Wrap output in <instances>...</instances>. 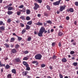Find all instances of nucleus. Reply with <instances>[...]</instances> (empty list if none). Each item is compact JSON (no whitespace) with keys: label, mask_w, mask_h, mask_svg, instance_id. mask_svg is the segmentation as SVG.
Wrapping results in <instances>:
<instances>
[{"label":"nucleus","mask_w":78,"mask_h":78,"mask_svg":"<svg viewBox=\"0 0 78 78\" xmlns=\"http://www.w3.org/2000/svg\"><path fill=\"white\" fill-rule=\"evenodd\" d=\"M7 14L8 15H11V14H13V12L12 11H8L7 12Z\"/></svg>","instance_id":"12"},{"label":"nucleus","mask_w":78,"mask_h":78,"mask_svg":"<svg viewBox=\"0 0 78 78\" xmlns=\"http://www.w3.org/2000/svg\"><path fill=\"white\" fill-rule=\"evenodd\" d=\"M27 25H30L32 24V21H30L27 23Z\"/></svg>","instance_id":"19"},{"label":"nucleus","mask_w":78,"mask_h":78,"mask_svg":"<svg viewBox=\"0 0 78 78\" xmlns=\"http://www.w3.org/2000/svg\"><path fill=\"white\" fill-rule=\"evenodd\" d=\"M10 67V66H9L8 65H6L5 66V68L6 69H9Z\"/></svg>","instance_id":"26"},{"label":"nucleus","mask_w":78,"mask_h":78,"mask_svg":"<svg viewBox=\"0 0 78 78\" xmlns=\"http://www.w3.org/2000/svg\"><path fill=\"white\" fill-rule=\"evenodd\" d=\"M18 39L19 41H21L22 40V38L20 37H18Z\"/></svg>","instance_id":"45"},{"label":"nucleus","mask_w":78,"mask_h":78,"mask_svg":"<svg viewBox=\"0 0 78 78\" xmlns=\"http://www.w3.org/2000/svg\"><path fill=\"white\" fill-rule=\"evenodd\" d=\"M23 63L24 66H26V67H28V64L27 62H23Z\"/></svg>","instance_id":"11"},{"label":"nucleus","mask_w":78,"mask_h":78,"mask_svg":"<svg viewBox=\"0 0 78 78\" xmlns=\"http://www.w3.org/2000/svg\"><path fill=\"white\" fill-rule=\"evenodd\" d=\"M75 5L76 6H78V2H75Z\"/></svg>","instance_id":"50"},{"label":"nucleus","mask_w":78,"mask_h":78,"mask_svg":"<svg viewBox=\"0 0 78 78\" xmlns=\"http://www.w3.org/2000/svg\"><path fill=\"white\" fill-rule=\"evenodd\" d=\"M47 23L49 24H52V22L51 20H48L47 21Z\"/></svg>","instance_id":"30"},{"label":"nucleus","mask_w":78,"mask_h":78,"mask_svg":"<svg viewBox=\"0 0 78 78\" xmlns=\"http://www.w3.org/2000/svg\"><path fill=\"white\" fill-rule=\"evenodd\" d=\"M4 45L7 48H9V44H7V43H5L4 44Z\"/></svg>","instance_id":"23"},{"label":"nucleus","mask_w":78,"mask_h":78,"mask_svg":"<svg viewBox=\"0 0 78 78\" xmlns=\"http://www.w3.org/2000/svg\"><path fill=\"white\" fill-rule=\"evenodd\" d=\"M20 19H21L22 20H24L25 19V16H22L20 17Z\"/></svg>","instance_id":"28"},{"label":"nucleus","mask_w":78,"mask_h":78,"mask_svg":"<svg viewBox=\"0 0 78 78\" xmlns=\"http://www.w3.org/2000/svg\"><path fill=\"white\" fill-rule=\"evenodd\" d=\"M41 15L40 14H37V16L38 17H40L41 16Z\"/></svg>","instance_id":"60"},{"label":"nucleus","mask_w":78,"mask_h":78,"mask_svg":"<svg viewBox=\"0 0 78 78\" xmlns=\"http://www.w3.org/2000/svg\"><path fill=\"white\" fill-rule=\"evenodd\" d=\"M55 44H56V43H55V42L52 43V46L53 47V46H55Z\"/></svg>","instance_id":"49"},{"label":"nucleus","mask_w":78,"mask_h":78,"mask_svg":"<svg viewBox=\"0 0 78 78\" xmlns=\"http://www.w3.org/2000/svg\"><path fill=\"white\" fill-rule=\"evenodd\" d=\"M26 30H29V29H30V26H29L28 25H26Z\"/></svg>","instance_id":"17"},{"label":"nucleus","mask_w":78,"mask_h":78,"mask_svg":"<svg viewBox=\"0 0 78 78\" xmlns=\"http://www.w3.org/2000/svg\"><path fill=\"white\" fill-rule=\"evenodd\" d=\"M37 2H38L39 3H41L42 2V0H37Z\"/></svg>","instance_id":"41"},{"label":"nucleus","mask_w":78,"mask_h":78,"mask_svg":"<svg viewBox=\"0 0 78 78\" xmlns=\"http://www.w3.org/2000/svg\"><path fill=\"white\" fill-rule=\"evenodd\" d=\"M54 31V29H51V33H52V32H53Z\"/></svg>","instance_id":"54"},{"label":"nucleus","mask_w":78,"mask_h":78,"mask_svg":"<svg viewBox=\"0 0 78 78\" xmlns=\"http://www.w3.org/2000/svg\"><path fill=\"white\" fill-rule=\"evenodd\" d=\"M41 67H42V68H44V67H45V65L44 64H42L41 65Z\"/></svg>","instance_id":"32"},{"label":"nucleus","mask_w":78,"mask_h":78,"mask_svg":"<svg viewBox=\"0 0 78 78\" xmlns=\"http://www.w3.org/2000/svg\"><path fill=\"white\" fill-rule=\"evenodd\" d=\"M7 77L8 78H11V74H8Z\"/></svg>","instance_id":"33"},{"label":"nucleus","mask_w":78,"mask_h":78,"mask_svg":"<svg viewBox=\"0 0 78 78\" xmlns=\"http://www.w3.org/2000/svg\"><path fill=\"white\" fill-rule=\"evenodd\" d=\"M32 64H36V63H37V61H33L32 62Z\"/></svg>","instance_id":"48"},{"label":"nucleus","mask_w":78,"mask_h":78,"mask_svg":"<svg viewBox=\"0 0 78 78\" xmlns=\"http://www.w3.org/2000/svg\"><path fill=\"white\" fill-rule=\"evenodd\" d=\"M70 53L71 55H73V54L75 53V51H70Z\"/></svg>","instance_id":"37"},{"label":"nucleus","mask_w":78,"mask_h":78,"mask_svg":"<svg viewBox=\"0 0 78 78\" xmlns=\"http://www.w3.org/2000/svg\"><path fill=\"white\" fill-rule=\"evenodd\" d=\"M26 19L27 20H30V17L29 16H27Z\"/></svg>","instance_id":"36"},{"label":"nucleus","mask_w":78,"mask_h":78,"mask_svg":"<svg viewBox=\"0 0 78 78\" xmlns=\"http://www.w3.org/2000/svg\"><path fill=\"white\" fill-rule=\"evenodd\" d=\"M74 11V10H73V8H71L69 9V10H67L68 12H69V11L71 12H73Z\"/></svg>","instance_id":"10"},{"label":"nucleus","mask_w":78,"mask_h":78,"mask_svg":"<svg viewBox=\"0 0 78 78\" xmlns=\"http://www.w3.org/2000/svg\"><path fill=\"white\" fill-rule=\"evenodd\" d=\"M16 21V23H19L20 22V21H19V20H18L17 21Z\"/></svg>","instance_id":"56"},{"label":"nucleus","mask_w":78,"mask_h":78,"mask_svg":"<svg viewBox=\"0 0 78 78\" xmlns=\"http://www.w3.org/2000/svg\"><path fill=\"white\" fill-rule=\"evenodd\" d=\"M61 0H59L58 1L53 2V5H54L55 6H57L59 5L60 4V2H61Z\"/></svg>","instance_id":"3"},{"label":"nucleus","mask_w":78,"mask_h":78,"mask_svg":"<svg viewBox=\"0 0 78 78\" xmlns=\"http://www.w3.org/2000/svg\"><path fill=\"white\" fill-rule=\"evenodd\" d=\"M59 11H57V13L58 14L59 13Z\"/></svg>","instance_id":"61"},{"label":"nucleus","mask_w":78,"mask_h":78,"mask_svg":"<svg viewBox=\"0 0 78 78\" xmlns=\"http://www.w3.org/2000/svg\"><path fill=\"white\" fill-rule=\"evenodd\" d=\"M34 34H37V32L36 31H35L34 32Z\"/></svg>","instance_id":"63"},{"label":"nucleus","mask_w":78,"mask_h":78,"mask_svg":"<svg viewBox=\"0 0 78 78\" xmlns=\"http://www.w3.org/2000/svg\"><path fill=\"white\" fill-rule=\"evenodd\" d=\"M44 16H48V14L45 12L44 13Z\"/></svg>","instance_id":"51"},{"label":"nucleus","mask_w":78,"mask_h":78,"mask_svg":"<svg viewBox=\"0 0 78 78\" xmlns=\"http://www.w3.org/2000/svg\"><path fill=\"white\" fill-rule=\"evenodd\" d=\"M5 26H2L1 27H0V30H1L2 31H3L4 30H5Z\"/></svg>","instance_id":"13"},{"label":"nucleus","mask_w":78,"mask_h":78,"mask_svg":"<svg viewBox=\"0 0 78 78\" xmlns=\"http://www.w3.org/2000/svg\"><path fill=\"white\" fill-rule=\"evenodd\" d=\"M24 53L25 54H27V53H29V52L28 51H24Z\"/></svg>","instance_id":"43"},{"label":"nucleus","mask_w":78,"mask_h":78,"mask_svg":"<svg viewBox=\"0 0 78 78\" xmlns=\"http://www.w3.org/2000/svg\"><path fill=\"white\" fill-rule=\"evenodd\" d=\"M59 76L60 77V78H63V76H62V75L61 74H59Z\"/></svg>","instance_id":"38"},{"label":"nucleus","mask_w":78,"mask_h":78,"mask_svg":"<svg viewBox=\"0 0 78 78\" xmlns=\"http://www.w3.org/2000/svg\"><path fill=\"white\" fill-rule=\"evenodd\" d=\"M63 34H62V33H61V32H59L58 35H59V36H62V35Z\"/></svg>","instance_id":"46"},{"label":"nucleus","mask_w":78,"mask_h":78,"mask_svg":"<svg viewBox=\"0 0 78 78\" xmlns=\"http://www.w3.org/2000/svg\"><path fill=\"white\" fill-rule=\"evenodd\" d=\"M15 61L17 62H19L20 63L21 62V61L20 60L19 58H17L15 59Z\"/></svg>","instance_id":"6"},{"label":"nucleus","mask_w":78,"mask_h":78,"mask_svg":"<svg viewBox=\"0 0 78 78\" xmlns=\"http://www.w3.org/2000/svg\"><path fill=\"white\" fill-rule=\"evenodd\" d=\"M19 10H20L19 12H23L22 10L20 9Z\"/></svg>","instance_id":"64"},{"label":"nucleus","mask_w":78,"mask_h":78,"mask_svg":"<svg viewBox=\"0 0 78 78\" xmlns=\"http://www.w3.org/2000/svg\"><path fill=\"white\" fill-rule=\"evenodd\" d=\"M34 24L36 25H38L39 26L42 25V23H41L40 22H38V23H35Z\"/></svg>","instance_id":"7"},{"label":"nucleus","mask_w":78,"mask_h":78,"mask_svg":"<svg viewBox=\"0 0 78 78\" xmlns=\"http://www.w3.org/2000/svg\"><path fill=\"white\" fill-rule=\"evenodd\" d=\"M13 8L12 7H9L8 8V10L9 11H11L12 9H13Z\"/></svg>","instance_id":"22"},{"label":"nucleus","mask_w":78,"mask_h":78,"mask_svg":"<svg viewBox=\"0 0 78 78\" xmlns=\"http://www.w3.org/2000/svg\"><path fill=\"white\" fill-rule=\"evenodd\" d=\"M12 72L13 73H14L15 74H16V69H12Z\"/></svg>","instance_id":"16"},{"label":"nucleus","mask_w":78,"mask_h":78,"mask_svg":"<svg viewBox=\"0 0 78 78\" xmlns=\"http://www.w3.org/2000/svg\"><path fill=\"white\" fill-rule=\"evenodd\" d=\"M9 7V6H12V4H10L9 5H8Z\"/></svg>","instance_id":"59"},{"label":"nucleus","mask_w":78,"mask_h":78,"mask_svg":"<svg viewBox=\"0 0 78 78\" xmlns=\"http://www.w3.org/2000/svg\"><path fill=\"white\" fill-rule=\"evenodd\" d=\"M60 9H59V11L60 12H62L63 11L64 9H65V8H66V6H61L60 7Z\"/></svg>","instance_id":"5"},{"label":"nucleus","mask_w":78,"mask_h":78,"mask_svg":"<svg viewBox=\"0 0 78 78\" xmlns=\"http://www.w3.org/2000/svg\"><path fill=\"white\" fill-rule=\"evenodd\" d=\"M24 6L23 5H20V6H19L18 8H23V7H24Z\"/></svg>","instance_id":"40"},{"label":"nucleus","mask_w":78,"mask_h":78,"mask_svg":"<svg viewBox=\"0 0 78 78\" xmlns=\"http://www.w3.org/2000/svg\"><path fill=\"white\" fill-rule=\"evenodd\" d=\"M73 65L75 66H77V65H78V63L77 62H73Z\"/></svg>","instance_id":"21"},{"label":"nucleus","mask_w":78,"mask_h":78,"mask_svg":"<svg viewBox=\"0 0 78 78\" xmlns=\"http://www.w3.org/2000/svg\"><path fill=\"white\" fill-rule=\"evenodd\" d=\"M42 57V56L41 54H38L35 55V59L41 60Z\"/></svg>","instance_id":"2"},{"label":"nucleus","mask_w":78,"mask_h":78,"mask_svg":"<svg viewBox=\"0 0 78 78\" xmlns=\"http://www.w3.org/2000/svg\"><path fill=\"white\" fill-rule=\"evenodd\" d=\"M74 23L75 25H76V23H77L76 21H75Z\"/></svg>","instance_id":"58"},{"label":"nucleus","mask_w":78,"mask_h":78,"mask_svg":"<svg viewBox=\"0 0 78 78\" xmlns=\"http://www.w3.org/2000/svg\"><path fill=\"white\" fill-rule=\"evenodd\" d=\"M57 58L56 56L54 55L52 57V59H55Z\"/></svg>","instance_id":"39"},{"label":"nucleus","mask_w":78,"mask_h":78,"mask_svg":"<svg viewBox=\"0 0 78 78\" xmlns=\"http://www.w3.org/2000/svg\"><path fill=\"white\" fill-rule=\"evenodd\" d=\"M66 20H69V17L67 16L66 18Z\"/></svg>","instance_id":"52"},{"label":"nucleus","mask_w":78,"mask_h":78,"mask_svg":"<svg viewBox=\"0 0 78 78\" xmlns=\"http://www.w3.org/2000/svg\"><path fill=\"white\" fill-rule=\"evenodd\" d=\"M12 52L13 53H16L17 51H16V50L15 49H12Z\"/></svg>","instance_id":"14"},{"label":"nucleus","mask_w":78,"mask_h":78,"mask_svg":"<svg viewBox=\"0 0 78 78\" xmlns=\"http://www.w3.org/2000/svg\"><path fill=\"white\" fill-rule=\"evenodd\" d=\"M34 5L35 6L33 8L34 9V10H37L38 8H39V6L36 3H34Z\"/></svg>","instance_id":"4"},{"label":"nucleus","mask_w":78,"mask_h":78,"mask_svg":"<svg viewBox=\"0 0 78 78\" xmlns=\"http://www.w3.org/2000/svg\"><path fill=\"white\" fill-rule=\"evenodd\" d=\"M45 31V28L42 27L39 31V33H37L39 37H42L43 36V33Z\"/></svg>","instance_id":"1"},{"label":"nucleus","mask_w":78,"mask_h":78,"mask_svg":"<svg viewBox=\"0 0 78 78\" xmlns=\"http://www.w3.org/2000/svg\"><path fill=\"white\" fill-rule=\"evenodd\" d=\"M58 46L59 47H61V43H59L58 44Z\"/></svg>","instance_id":"53"},{"label":"nucleus","mask_w":78,"mask_h":78,"mask_svg":"<svg viewBox=\"0 0 78 78\" xmlns=\"http://www.w3.org/2000/svg\"><path fill=\"white\" fill-rule=\"evenodd\" d=\"M31 40V37H29L27 39V41H30Z\"/></svg>","instance_id":"42"},{"label":"nucleus","mask_w":78,"mask_h":78,"mask_svg":"<svg viewBox=\"0 0 78 78\" xmlns=\"http://www.w3.org/2000/svg\"><path fill=\"white\" fill-rule=\"evenodd\" d=\"M22 73L23 75H25V76H26V75L28 73V72L27 71H23L22 72Z\"/></svg>","instance_id":"8"},{"label":"nucleus","mask_w":78,"mask_h":78,"mask_svg":"<svg viewBox=\"0 0 78 78\" xmlns=\"http://www.w3.org/2000/svg\"><path fill=\"white\" fill-rule=\"evenodd\" d=\"M46 8H47V9H48V10H51V8H50V7L48 5H47L46 6Z\"/></svg>","instance_id":"25"},{"label":"nucleus","mask_w":78,"mask_h":78,"mask_svg":"<svg viewBox=\"0 0 78 78\" xmlns=\"http://www.w3.org/2000/svg\"><path fill=\"white\" fill-rule=\"evenodd\" d=\"M27 78H31V76H29V75H27Z\"/></svg>","instance_id":"57"},{"label":"nucleus","mask_w":78,"mask_h":78,"mask_svg":"<svg viewBox=\"0 0 78 78\" xmlns=\"http://www.w3.org/2000/svg\"><path fill=\"white\" fill-rule=\"evenodd\" d=\"M30 12H31V11H30V9H27L26 10V14H30Z\"/></svg>","instance_id":"15"},{"label":"nucleus","mask_w":78,"mask_h":78,"mask_svg":"<svg viewBox=\"0 0 78 78\" xmlns=\"http://www.w3.org/2000/svg\"><path fill=\"white\" fill-rule=\"evenodd\" d=\"M7 22H8V23H10V22H11V20L10 19H9L8 20Z\"/></svg>","instance_id":"44"},{"label":"nucleus","mask_w":78,"mask_h":78,"mask_svg":"<svg viewBox=\"0 0 78 78\" xmlns=\"http://www.w3.org/2000/svg\"><path fill=\"white\" fill-rule=\"evenodd\" d=\"M49 68H50V69H51V70H52V69H53V66H50Z\"/></svg>","instance_id":"55"},{"label":"nucleus","mask_w":78,"mask_h":78,"mask_svg":"<svg viewBox=\"0 0 78 78\" xmlns=\"http://www.w3.org/2000/svg\"><path fill=\"white\" fill-rule=\"evenodd\" d=\"M21 14V12H20L19 11H18L17 12V14L18 16H20Z\"/></svg>","instance_id":"35"},{"label":"nucleus","mask_w":78,"mask_h":78,"mask_svg":"<svg viewBox=\"0 0 78 78\" xmlns=\"http://www.w3.org/2000/svg\"><path fill=\"white\" fill-rule=\"evenodd\" d=\"M20 25H21V27H24V24H23V23H20Z\"/></svg>","instance_id":"47"},{"label":"nucleus","mask_w":78,"mask_h":78,"mask_svg":"<svg viewBox=\"0 0 78 78\" xmlns=\"http://www.w3.org/2000/svg\"><path fill=\"white\" fill-rule=\"evenodd\" d=\"M13 36H16V33H13Z\"/></svg>","instance_id":"62"},{"label":"nucleus","mask_w":78,"mask_h":78,"mask_svg":"<svg viewBox=\"0 0 78 78\" xmlns=\"http://www.w3.org/2000/svg\"><path fill=\"white\" fill-rule=\"evenodd\" d=\"M15 40V39L14 38L12 37L11 39L10 42H13Z\"/></svg>","instance_id":"20"},{"label":"nucleus","mask_w":78,"mask_h":78,"mask_svg":"<svg viewBox=\"0 0 78 78\" xmlns=\"http://www.w3.org/2000/svg\"><path fill=\"white\" fill-rule=\"evenodd\" d=\"M67 60L65 58H63L62 59V61L63 62H66Z\"/></svg>","instance_id":"9"},{"label":"nucleus","mask_w":78,"mask_h":78,"mask_svg":"<svg viewBox=\"0 0 78 78\" xmlns=\"http://www.w3.org/2000/svg\"><path fill=\"white\" fill-rule=\"evenodd\" d=\"M20 46L19 45V44H16L15 45V48H16V49H17V48H19L20 47Z\"/></svg>","instance_id":"27"},{"label":"nucleus","mask_w":78,"mask_h":78,"mask_svg":"<svg viewBox=\"0 0 78 78\" xmlns=\"http://www.w3.org/2000/svg\"><path fill=\"white\" fill-rule=\"evenodd\" d=\"M22 11H23V12H25V11H26V8H24L23 9Z\"/></svg>","instance_id":"34"},{"label":"nucleus","mask_w":78,"mask_h":78,"mask_svg":"<svg viewBox=\"0 0 78 78\" xmlns=\"http://www.w3.org/2000/svg\"><path fill=\"white\" fill-rule=\"evenodd\" d=\"M5 23H3V22L0 21V25H4V26H5Z\"/></svg>","instance_id":"18"},{"label":"nucleus","mask_w":78,"mask_h":78,"mask_svg":"<svg viewBox=\"0 0 78 78\" xmlns=\"http://www.w3.org/2000/svg\"><path fill=\"white\" fill-rule=\"evenodd\" d=\"M26 32V30L24 29L22 30V34H23Z\"/></svg>","instance_id":"24"},{"label":"nucleus","mask_w":78,"mask_h":78,"mask_svg":"<svg viewBox=\"0 0 78 78\" xmlns=\"http://www.w3.org/2000/svg\"><path fill=\"white\" fill-rule=\"evenodd\" d=\"M28 58L27 57H25L23 58V60H25L26 61L28 60Z\"/></svg>","instance_id":"29"},{"label":"nucleus","mask_w":78,"mask_h":78,"mask_svg":"<svg viewBox=\"0 0 78 78\" xmlns=\"http://www.w3.org/2000/svg\"><path fill=\"white\" fill-rule=\"evenodd\" d=\"M26 67L27 68L26 70H30V68L29 67V65L27 67Z\"/></svg>","instance_id":"31"}]
</instances>
